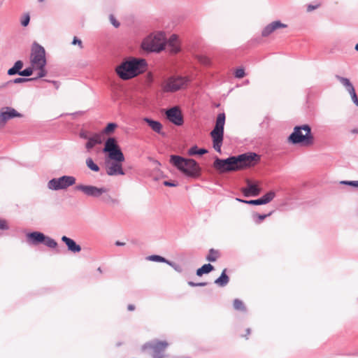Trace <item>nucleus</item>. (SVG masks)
Returning a JSON list of instances; mask_svg holds the SVG:
<instances>
[{
  "mask_svg": "<svg viewBox=\"0 0 358 358\" xmlns=\"http://www.w3.org/2000/svg\"><path fill=\"white\" fill-rule=\"evenodd\" d=\"M147 66L145 59L130 57L117 66L115 72L122 80H127L145 72Z\"/></svg>",
  "mask_w": 358,
  "mask_h": 358,
  "instance_id": "f257e3e1",
  "label": "nucleus"
},
{
  "mask_svg": "<svg viewBox=\"0 0 358 358\" xmlns=\"http://www.w3.org/2000/svg\"><path fill=\"white\" fill-rule=\"evenodd\" d=\"M169 162L187 177L198 178L201 175V169L199 164L194 159L171 155Z\"/></svg>",
  "mask_w": 358,
  "mask_h": 358,
  "instance_id": "f03ea898",
  "label": "nucleus"
},
{
  "mask_svg": "<svg viewBox=\"0 0 358 358\" xmlns=\"http://www.w3.org/2000/svg\"><path fill=\"white\" fill-rule=\"evenodd\" d=\"M74 189L82 192L87 196L93 198L100 197L101 201L108 205L118 206L120 204V200L114 199L108 194V189L104 187H98L91 185L79 184L74 187Z\"/></svg>",
  "mask_w": 358,
  "mask_h": 358,
  "instance_id": "7ed1b4c3",
  "label": "nucleus"
},
{
  "mask_svg": "<svg viewBox=\"0 0 358 358\" xmlns=\"http://www.w3.org/2000/svg\"><path fill=\"white\" fill-rule=\"evenodd\" d=\"M292 145H311L314 143V136L309 124L296 125L287 139Z\"/></svg>",
  "mask_w": 358,
  "mask_h": 358,
  "instance_id": "20e7f679",
  "label": "nucleus"
},
{
  "mask_svg": "<svg viewBox=\"0 0 358 358\" xmlns=\"http://www.w3.org/2000/svg\"><path fill=\"white\" fill-rule=\"evenodd\" d=\"M225 120V113H220L217 115L214 128L210 133L213 142V148L219 153L222 152L221 148L224 140Z\"/></svg>",
  "mask_w": 358,
  "mask_h": 358,
  "instance_id": "39448f33",
  "label": "nucleus"
},
{
  "mask_svg": "<svg viewBox=\"0 0 358 358\" xmlns=\"http://www.w3.org/2000/svg\"><path fill=\"white\" fill-rule=\"evenodd\" d=\"M141 49L147 53H159L166 48V35L159 31L153 36L145 38L141 45Z\"/></svg>",
  "mask_w": 358,
  "mask_h": 358,
  "instance_id": "423d86ee",
  "label": "nucleus"
},
{
  "mask_svg": "<svg viewBox=\"0 0 358 358\" xmlns=\"http://www.w3.org/2000/svg\"><path fill=\"white\" fill-rule=\"evenodd\" d=\"M191 82L188 76H171L162 85L164 92H176L186 87Z\"/></svg>",
  "mask_w": 358,
  "mask_h": 358,
  "instance_id": "0eeeda50",
  "label": "nucleus"
},
{
  "mask_svg": "<svg viewBox=\"0 0 358 358\" xmlns=\"http://www.w3.org/2000/svg\"><path fill=\"white\" fill-rule=\"evenodd\" d=\"M27 241L30 245H38L43 244L50 248H55L58 244L57 241L46 236L43 232L34 231L26 234Z\"/></svg>",
  "mask_w": 358,
  "mask_h": 358,
  "instance_id": "6e6552de",
  "label": "nucleus"
},
{
  "mask_svg": "<svg viewBox=\"0 0 358 358\" xmlns=\"http://www.w3.org/2000/svg\"><path fill=\"white\" fill-rule=\"evenodd\" d=\"M234 156L238 171L254 166L261 159L260 155L254 152H248Z\"/></svg>",
  "mask_w": 358,
  "mask_h": 358,
  "instance_id": "1a4fd4ad",
  "label": "nucleus"
},
{
  "mask_svg": "<svg viewBox=\"0 0 358 358\" xmlns=\"http://www.w3.org/2000/svg\"><path fill=\"white\" fill-rule=\"evenodd\" d=\"M214 169L220 173L237 171L235 156H229L226 159L215 157L213 162Z\"/></svg>",
  "mask_w": 358,
  "mask_h": 358,
  "instance_id": "9d476101",
  "label": "nucleus"
},
{
  "mask_svg": "<svg viewBox=\"0 0 358 358\" xmlns=\"http://www.w3.org/2000/svg\"><path fill=\"white\" fill-rule=\"evenodd\" d=\"M76 179L72 176H62L59 178H54L48 182V187L50 189L57 191L66 189L76 184Z\"/></svg>",
  "mask_w": 358,
  "mask_h": 358,
  "instance_id": "9b49d317",
  "label": "nucleus"
},
{
  "mask_svg": "<svg viewBox=\"0 0 358 358\" xmlns=\"http://www.w3.org/2000/svg\"><path fill=\"white\" fill-rule=\"evenodd\" d=\"M168 345L169 343L165 341L153 340L145 343L143 346V349L150 350L152 351L151 356L152 358H164V352Z\"/></svg>",
  "mask_w": 358,
  "mask_h": 358,
  "instance_id": "f8f14e48",
  "label": "nucleus"
},
{
  "mask_svg": "<svg viewBox=\"0 0 358 358\" xmlns=\"http://www.w3.org/2000/svg\"><path fill=\"white\" fill-rule=\"evenodd\" d=\"M31 63L33 66L38 65L43 66L47 64L45 48L36 42H34L32 45Z\"/></svg>",
  "mask_w": 358,
  "mask_h": 358,
  "instance_id": "ddd939ff",
  "label": "nucleus"
},
{
  "mask_svg": "<svg viewBox=\"0 0 358 358\" xmlns=\"http://www.w3.org/2000/svg\"><path fill=\"white\" fill-rule=\"evenodd\" d=\"M166 119L176 126H181L184 123L182 111L178 106H173L165 112Z\"/></svg>",
  "mask_w": 358,
  "mask_h": 358,
  "instance_id": "4468645a",
  "label": "nucleus"
},
{
  "mask_svg": "<svg viewBox=\"0 0 358 358\" xmlns=\"http://www.w3.org/2000/svg\"><path fill=\"white\" fill-rule=\"evenodd\" d=\"M22 113L12 107H2L0 109V127H4L9 120L15 117H22Z\"/></svg>",
  "mask_w": 358,
  "mask_h": 358,
  "instance_id": "2eb2a0df",
  "label": "nucleus"
},
{
  "mask_svg": "<svg viewBox=\"0 0 358 358\" xmlns=\"http://www.w3.org/2000/svg\"><path fill=\"white\" fill-rule=\"evenodd\" d=\"M275 196L274 191H269L264 195L257 199L245 200L239 198H236V201L243 203H247L253 206L265 205L271 202Z\"/></svg>",
  "mask_w": 358,
  "mask_h": 358,
  "instance_id": "dca6fc26",
  "label": "nucleus"
},
{
  "mask_svg": "<svg viewBox=\"0 0 358 358\" xmlns=\"http://www.w3.org/2000/svg\"><path fill=\"white\" fill-rule=\"evenodd\" d=\"M166 47L171 54L180 52L181 47L178 35L173 34L168 40L166 38Z\"/></svg>",
  "mask_w": 358,
  "mask_h": 358,
  "instance_id": "f3484780",
  "label": "nucleus"
},
{
  "mask_svg": "<svg viewBox=\"0 0 358 358\" xmlns=\"http://www.w3.org/2000/svg\"><path fill=\"white\" fill-rule=\"evenodd\" d=\"M246 187L241 189L245 196H257L260 194L262 189L259 187L258 184L252 182L248 179L246 180Z\"/></svg>",
  "mask_w": 358,
  "mask_h": 358,
  "instance_id": "a211bd4d",
  "label": "nucleus"
},
{
  "mask_svg": "<svg viewBox=\"0 0 358 358\" xmlns=\"http://www.w3.org/2000/svg\"><path fill=\"white\" fill-rule=\"evenodd\" d=\"M122 162H111L107 165L106 173L108 176H123L125 174L122 169Z\"/></svg>",
  "mask_w": 358,
  "mask_h": 358,
  "instance_id": "6ab92c4d",
  "label": "nucleus"
},
{
  "mask_svg": "<svg viewBox=\"0 0 358 358\" xmlns=\"http://www.w3.org/2000/svg\"><path fill=\"white\" fill-rule=\"evenodd\" d=\"M61 240L63 243H65L67 250L73 253H78L81 251V246L78 244L73 239L67 237L66 236H63L61 238Z\"/></svg>",
  "mask_w": 358,
  "mask_h": 358,
  "instance_id": "aec40b11",
  "label": "nucleus"
},
{
  "mask_svg": "<svg viewBox=\"0 0 358 358\" xmlns=\"http://www.w3.org/2000/svg\"><path fill=\"white\" fill-rule=\"evenodd\" d=\"M103 142L102 134L95 133L92 136H90L87 139V142L85 144V148L90 151L96 145L101 144Z\"/></svg>",
  "mask_w": 358,
  "mask_h": 358,
  "instance_id": "412c9836",
  "label": "nucleus"
},
{
  "mask_svg": "<svg viewBox=\"0 0 358 358\" xmlns=\"http://www.w3.org/2000/svg\"><path fill=\"white\" fill-rule=\"evenodd\" d=\"M143 121L148 124V125L156 133L165 136V133L162 131V124L158 121L151 119L150 117H144Z\"/></svg>",
  "mask_w": 358,
  "mask_h": 358,
  "instance_id": "4be33fe9",
  "label": "nucleus"
},
{
  "mask_svg": "<svg viewBox=\"0 0 358 358\" xmlns=\"http://www.w3.org/2000/svg\"><path fill=\"white\" fill-rule=\"evenodd\" d=\"M120 146L117 144L116 140L113 137H109L107 138V140L105 141L104 147L102 150L103 153L108 154L110 152L116 150Z\"/></svg>",
  "mask_w": 358,
  "mask_h": 358,
  "instance_id": "5701e85b",
  "label": "nucleus"
},
{
  "mask_svg": "<svg viewBox=\"0 0 358 358\" xmlns=\"http://www.w3.org/2000/svg\"><path fill=\"white\" fill-rule=\"evenodd\" d=\"M287 24H268L262 31V36L266 37L273 33L275 29L285 28Z\"/></svg>",
  "mask_w": 358,
  "mask_h": 358,
  "instance_id": "b1692460",
  "label": "nucleus"
},
{
  "mask_svg": "<svg viewBox=\"0 0 358 358\" xmlns=\"http://www.w3.org/2000/svg\"><path fill=\"white\" fill-rule=\"evenodd\" d=\"M108 157L112 162H123L125 159L120 147L108 154Z\"/></svg>",
  "mask_w": 358,
  "mask_h": 358,
  "instance_id": "393cba45",
  "label": "nucleus"
},
{
  "mask_svg": "<svg viewBox=\"0 0 358 358\" xmlns=\"http://www.w3.org/2000/svg\"><path fill=\"white\" fill-rule=\"evenodd\" d=\"M227 269L224 268L220 275L215 280L214 283L220 287H224L227 285L229 282V277L227 274Z\"/></svg>",
  "mask_w": 358,
  "mask_h": 358,
  "instance_id": "a878e982",
  "label": "nucleus"
},
{
  "mask_svg": "<svg viewBox=\"0 0 358 358\" xmlns=\"http://www.w3.org/2000/svg\"><path fill=\"white\" fill-rule=\"evenodd\" d=\"M23 62L21 60H17L15 62L14 65L10 68L7 73L8 76H15V75H21L22 69L23 67Z\"/></svg>",
  "mask_w": 358,
  "mask_h": 358,
  "instance_id": "bb28decb",
  "label": "nucleus"
},
{
  "mask_svg": "<svg viewBox=\"0 0 358 358\" xmlns=\"http://www.w3.org/2000/svg\"><path fill=\"white\" fill-rule=\"evenodd\" d=\"M335 78L345 87V90L348 92H350L351 90H355V87L352 83L350 82V79L345 77H342L339 75H336Z\"/></svg>",
  "mask_w": 358,
  "mask_h": 358,
  "instance_id": "cd10ccee",
  "label": "nucleus"
},
{
  "mask_svg": "<svg viewBox=\"0 0 358 358\" xmlns=\"http://www.w3.org/2000/svg\"><path fill=\"white\" fill-rule=\"evenodd\" d=\"M215 269L214 266L210 264H205L201 267L199 268L196 274L197 276H202L203 274H208Z\"/></svg>",
  "mask_w": 358,
  "mask_h": 358,
  "instance_id": "c85d7f7f",
  "label": "nucleus"
},
{
  "mask_svg": "<svg viewBox=\"0 0 358 358\" xmlns=\"http://www.w3.org/2000/svg\"><path fill=\"white\" fill-rule=\"evenodd\" d=\"M208 150L206 148H199L196 145H194L188 150V155L190 156L196 155H203L208 153Z\"/></svg>",
  "mask_w": 358,
  "mask_h": 358,
  "instance_id": "c756f323",
  "label": "nucleus"
},
{
  "mask_svg": "<svg viewBox=\"0 0 358 358\" xmlns=\"http://www.w3.org/2000/svg\"><path fill=\"white\" fill-rule=\"evenodd\" d=\"M34 80H36V78H15L13 80L8 81L5 84L2 85L0 87H4L7 86L8 85H9L10 83L19 84V83H26V82H29V81H34Z\"/></svg>",
  "mask_w": 358,
  "mask_h": 358,
  "instance_id": "7c9ffc66",
  "label": "nucleus"
},
{
  "mask_svg": "<svg viewBox=\"0 0 358 358\" xmlns=\"http://www.w3.org/2000/svg\"><path fill=\"white\" fill-rule=\"evenodd\" d=\"M220 256L218 250L211 248L208 251V255L206 257V259L210 262H215Z\"/></svg>",
  "mask_w": 358,
  "mask_h": 358,
  "instance_id": "2f4dec72",
  "label": "nucleus"
},
{
  "mask_svg": "<svg viewBox=\"0 0 358 358\" xmlns=\"http://www.w3.org/2000/svg\"><path fill=\"white\" fill-rule=\"evenodd\" d=\"M271 212H270L268 214H259L257 213H255L252 214V219L253 221L257 224H259L262 223L267 217L270 216L271 215Z\"/></svg>",
  "mask_w": 358,
  "mask_h": 358,
  "instance_id": "473e14b6",
  "label": "nucleus"
},
{
  "mask_svg": "<svg viewBox=\"0 0 358 358\" xmlns=\"http://www.w3.org/2000/svg\"><path fill=\"white\" fill-rule=\"evenodd\" d=\"M86 165L87 168L92 171L99 172L100 170L99 166L96 163H94L91 157H88L86 159Z\"/></svg>",
  "mask_w": 358,
  "mask_h": 358,
  "instance_id": "72a5a7b5",
  "label": "nucleus"
},
{
  "mask_svg": "<svg viewBox=\"0 0 358 358\" xmlns=\"http://www.w3.org/2000/svg\"><path fill=\"white\" fill-rule=\"evenodd\" d=\"M234 308L236 310L245 312L246 311V307L244 305L243 302L238 299H236L234 300L233 303Z\"/></svg>",
  "mask_w": 358,
  "mask_h": 358,
  "instance_id": "f704fd0d",
  "label": "nucleus"
},
{
  "mask_svg": "<svg viewBox=\"0 0 358 358\" xmlns=\"http://www.w3.org/2000/svg\"><path fill=\"white\" fill-rule=\"evenodd\" d=\"M147 259L150 261H152V262H162V263H165L167 264V262H168V259H166L165 257H162L160 255H150L147 257Z\"/></svg>",
  "mask_w": 358,
  "mask_h": 358,
  "instance_id": "c9c22d12",
  "label": "nucleus"
},
{
  "mask_svg": "<svg viewBox=\"0 0 358 358\" xmlns=\"http://www.w3.org/2000/svg\"><path fill=\"white\" fill-rule=\"evenodd\" d=\"M36 69H38L39 71L37 74L36 77H34V78H36V80L38 78H41L45 77L47 75V71L45 69V66H41V65L34 66Z\"/></svg>",
  "mask_w": 358,
  "mask_h": 358,
  "instance_id": "e433bc0d",
  "label": "nucleus"
},
{
  "mask_svg": "<svg viewBox=\"0 0 358 358\" xmlns=\"http://www.w3.org/2000/svg\"><path fill=\"white\" fill-rule=\"evenodd\" d=\"M117 127V124L115 122H109L103 129L102 134H111Z\"/></svg>",
  "mask_w": 358,
  "mask_h": 358,
  "instance_id": "4c0bfd02",
  "label": "nucleus"
},
{
  "mask_svg": "<svg viewBox=\"0 0 358 358\" xmlns=\"http://www.w3.org/2000/svg\"><path fill=\"white\" fill-rule=\"evenodd\" d=\"M340 184L358 188V180H341Z\"/></svg>",
  "mask_w": 358,
  "mask_h": 358,
  "instance_id": "58836bf2",
  "label": "nucleus"
},
{
  "mask_svg": "<svg viewBox=\"0 0 358 358\" xmlns=\"http://www.w3.org/2000/svg\"><path fill=\"white\" fill-rule=\"evenodd\" d=\"M34 69H35V68L32 66V67L29 66V67H27V68L22 70L20 76H24V77L31 76L33 73Z\"/></svg>",
  "mask_w": 358,
  "mask_h": 358,
  "instance_id": "ea45409f",
  "label": "nucleus"
},
{
  "mask_svg": "<svg viewBox=\"0 0 358 358\" xmlns=\"http://www.w3.org/2000/svg\"><path fill=\"white\" fill-rule=\"evenodd\" d=\"M321 6V3L318 1H315L313 3H309L306 6L307 12H311L317 8H318Z\"/></svg>",
  "mask_w": 358,
  "mask_h": 358,
  "instance_id": "a19ab883",
  "label": "nucleus"
},
{
  "mask_svg": "<svg viewBox=\"0 0 358 358\" xmlns=\"http://www.w3.org/2000/svg\"><path fill=\"white\" fill-rule=\"evenodd\" d=\"M167 264L169 265L170 266H171L176 271H177L178 273H182L183 271L182 267L180 265L178 264L173 262L169 260L167 262Z\"/></svg>",
  "mask_w": 358,
  "mask_h": 358,
  "instance_id": "79ce46f5",
  "label": "nucleus"
},
{
  "mask_svg": "<svg viewBox=\"0 0 358 358\" xmlns=\"http://www.w3.org/2000/svg\"><path fill=\"white\" fill-rule=\"evenodd\" d=\"M245 75V70L243 68H238L234 72V76L236 78H242Z\"/></svg>",
  "mask_w": 358,
  "mask_h": 358,
  "instance_id": "37998d69",
  "label": "nucleus"
},
{
  "mask_svg": "<svg viewBox=\"0 0 358 358\" xmlns=\"http://www.w3.org/2000/svg\"><path fill=\"white\" fill-rule=\"evenodd\" d=\"M351 96L353 103L358 106V96L356 94L355 89L348 92Z\"/></svg>",
  "mask_w": 358,
  "mask_h": 358,
  "instance_id": "c03bdc74",
  "label": "nucleus"
},
{
  "mask_svg": "<svg viewBox=\"0 0 358 358\" xmlns=\"http://www.w3.org/2000/svg\"><path fill=\"white\" fill-rule=\"evenodd\" d=\"M188 285L190 287H204L208 285V282H194L193 281H189Z\"/></svg>",
  "mask_w": 358,
  "mask_h": 358,
  "instance_id": "a18cd8bd",
  "label": "nucleus"
},
{
  "mask_svg": "<svg viewBox=\"0 0 358 358\" xmlns=\"http://www.w3.org/2000/svg\"><path fill=\"white\" fill-rule=\"evenodd\" d=\"M163 185L166 187H177L178 183L174 180H165L163 182Z\"/></svg>",
  "mask_w": 358,
  "mask_h": 358,
  "instance_id": "49530a36",
  "label": "nucleus"
},
{
  "mask_svg": "<svg viewBox=\"0 0 358 358\" xmlns=\"http://www.w3.org/2000/svg\"><path fill=\"white\" fill-rule=\"evenodd\" d=\"M9 227L5 220L0 219V229L1 230H8Z\"/></svg>",
  "mask_w": 358,
  "mask_h": 358,
  "instance_id": "de8ad7c7",
  "label": "nucleus"
},
{
  "mask_svg": "<svg viewBox=\"0 0 358 358\" xmlns=\"http://www.w3.org/2000/svg\"><path fill=\"white\" fill-rule=\"evenodd\" d=\"M80 138L87 140L89 138L88 132L85 130H81L79 133Z\"/></svg>",
  "mask_w": 358,
  "mask_h": 358,
  "instance_id": "09e8293b",
  "label": "nucleus"
},
{
  "mask_svg": "<svg viewBox=\"0 0 358 358\" xmlns=\"http://www.w3.org/2000/svg\"><path fill=\"white\" fill-rule=\"evenodd\" d=\"M71 43L72 45H78L80 48H83L81 40L76 36H74Z\"/></svg>",
  "mask_w": 358,
  "mask_h": 358,
  "instance_id": "8fccbe9b",
  "label": "nucleus"
},
{
  "mask_svg": "<svg viewBox=\"0 0 358 358\" xmlns=\"http://www.w3.org/2000/svg\"><path fill=\"white\" fill-rule=\"evenodd\" d=\"M30 21V16L29 13H25L20 19V22H29Z\"/></svg>",
  "mask_w": 358,
  "mask_h": 358,
  "instance_id": "3c124183",
  "label": "nucleus"
},
{
  "mask_svg": "<svg viewBox=\"0 0 358 358\" xmlns=\"http://www.w3.org/2000/svg\"><path fill=\"white\" fill-rule=\"evenodd\" d=\"M51 83L53 84V85L55 86V87L57 90L59 89V86H60V83L58 81H56V80H53V81H51Z\"/></svg>",
  "mask_w": 358,
  "mask_h": 358,
  "instance_id": "603ef678",
  "label": "nucleus"
},
{
  "mask_svg": "<svg viewBox=\"0 0 358 358\" xmlns=\"http://www.w3.org/2000/svg\"><path fill=\"white\" fill-rule=\"evenodd\" d=\"M109 20H110V22H118L116 20V19H115V16H114L113 15H112V14H111V15H110V16H109Z\"/></svg>",
  "mask_w": 358,
  "mask_h": 358,
  "instance_id": "864d4df0",
  "label": "nucleus"
},
{
  "mask_svg": "<svg viewBox=\"0 0 358 358\" xmlns=\"http://www.w3.org/2000/svg\"><path fill=\"white\" fill-rule=\"evenodd\" d=\"M127 309L129 311L134 310H135V306L133 305V304H129L128 306H127Z\"/></svg>",
  "mask_w": 358,
  "mask_h": 358,
  "instance_id": "5fc2aeb1",
  "label": "nucleus"
},
{
  "mask_svg": "<svg viewBox=\"0 0 358 358\" xmlns=\"http://www.w3.org/2000/svg\"><path fill=\"white\" fill-rule=\"evenodd\" d=\"M115 245L117 246H124L125 245V243H123V242H121L120 241H117L115 243Z\"/></svg>",
  "mask_w": 358,
  "mask_h": 358,
  "instance_id": "6e6d98bb",
  "label": "nucleus"
},
{
  "mask_svg": "<svg viewBox=\"0 0 358 358\" xmlns=\"http://www.w3.org/2000/svg\"><path fill=\"white\" fill-rule=\"evenodd\" d=\"M250 332H251V329L250 328H248L246 329V336H245L247 337V336L250 335Z\"/></svg>",
  "mask_w": 358,
  "mask_h": 358,
  "instance_id": "4d7b16f0",
  "label": "nucleus"
},
{
  "mask_svg": "<svg viewBox=\"0 0 358 358\" xmlns=\"http://www.w3.org/2000/svg\"><path fill=\"white\" fill-rule=\"evenodd\" d=\"M115 28H118L121 24H112Z\"/></svg>",
  "mask_w": 358,
  "mask_h": 358,
  "instance_id": "13d9d810",
  "label": "nucleus"
},
{
  "mask_svg": "<svg viewBox=\"0 0 358 358\" xmlns=\"http://www.w3.org/2000/svg\"><path fill=\"white\" fill-rule=\"evenodd\" d=\"M355 49L356 51H358V43L355 45Z\"/></svg>",
  "mask_w": 358,
  "mask_h": 358,
  "instance_id": "bf43d9fd",
  "label": "nucleus"
},
{
  "mask_svg": "<svg viewBox=\"0 0 358 358\" xmlns=\"http://www.w3.org/2000/svg\"><path fill=\"white\" fill-rule=\"evenodd\" d=\"M43 80L45 82L50 83H51V81H52L51 80H48V79H44Z\"/></svg>",
  "mask_w": 358,
  "mask_h": 358,
  "instance_id": "052dcab7",
  "label": "nucleus"
},
{
  "mask_svg": "<svg viewBox=\"0 0 358 358\" xmlns=\"http://www.w3.org/2000/svg\"><path fill=\"white\" fill-rule=\"evenodd\" d=\"M352 132H353V133H358V130H357V129H353V130H352Z\"/></svg>",
  "mask_w": 358,
  "mask_h": 358,
  "instance_id": "680f3d73",
  "label": "nucleus"
},
{
  "mask_svg": "<svg viewBox=\"0 0 358 358\" xmlns=\"http://www.w3.org/2000/svg\"><path fill=\"white\" fill-rule=\"evenodd\" d=\"M23 27H27L29 24H21Z\"/></svg>",
  "mask_w": 358,
  "mask_h": 358,
  "instance_id": "e2e57ef3",
  "label": "nucleus"
},
{
  "mask_svg": "<svg viewBox=\"0 0 358 358\" xmlns=\"http://www.w3.org/2000/svg\"><path fill=\"white\" fill-rule=\"evenodd\" d=\"M273 22L278 23V22H280V21H279V20H275V21H273Z\"/></svg>",
  "mask_w": 358,
  "mask_h": 358,
  "instance_id": "0e129e2a",
  "label": "nucleus"
},
{
  "mask_svg": "<svg viewBox=\"0 0 358 358\" xmlns=\"http://www.w3.org/2000/svg\"><path fill=\"white\" fill-rule=\"evenodd\" d=\"M98 271H99V272H101V268H100V267H99V268H98Z\"/></svg>",
  "mask_w": 358,
  "mask_h": 358,
  "instance_id": "69168bd1",
  "label": "nucleus"
},
{
  "mask_svg": "<svg viewBox=\"0 0 358 358\" xmlns=\"http://www.w3.org/2000/svg\"><path fill=\"white\" fill-rule=\"evenodd\" d=\"M40 1H42L43 0H39Z\"/></svg>",
  "mask_w": 358,
  "mask_h": 358,
  "instance_id": "338daca9",
  "label": "nucleus"
}]
</instances>
